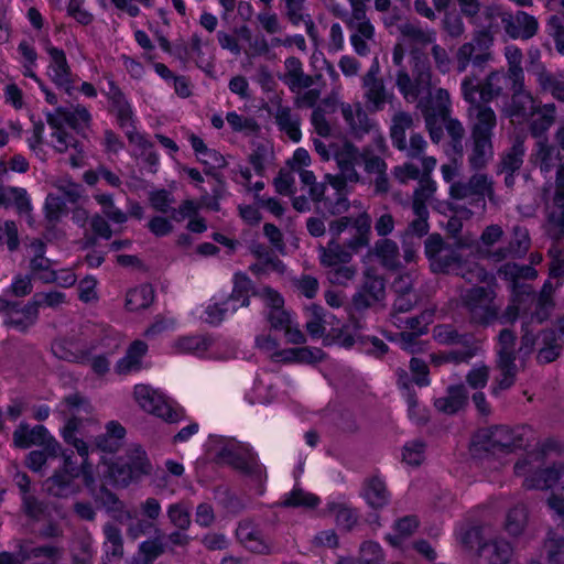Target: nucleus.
<instances>
[{
	"label": "nucleus",
	"instance_id": "79ce46f5",
	"mask_svg": "<svg viewBox=\"0 0 564 564\" xmlns=\"http://www.w3.org/2000/svg\"><path fill=\"white\" fill-rule=\"evenodd\" d=\"M413 126V117L409 112L398 111L392 117V124L390 128V138L392 144L397 149L405 148V132Z\"/></svg>",
	"mask_w": 564,
	"mask_h": 564
},
{
	"label": "nucleus",
	"instance_id": "c85d7f7f",
	"mask_svg": "<svg viewBox=\"0 0 564 564\" xmlns=\"http://www.w3.org/2000/svg\"><path fill=\"white\" fill-rule=\"evenodd\" d=\"M564 475V465L562 463L536 470L532 475L525 477L523 487L532 490H546L552 488Z\"/></svg>",
	"mask_w": 564,
	"mask_h": 564
},
{
	"label": "nucleus",
	"instance_id": "6e6d98bb",
	"mask_svg": "<svg viewBox=\"0 0 564 564\" xmlns=\"http://www.w3.org/2000/svg\"><path fill=\"white\" fill-rule=\"evenodd\" d=\"M499 273L512 281V291H514L517 283H524L522 280H533L538 275L534 268L530 265H519L517 263H506L500 268Z\"/></svg>",
	"mask_w": 564,
	"mask_h": 564
},
{
	"label": "nucleus",
	"instance_id": "de8ad7c7",
	"mask_svg": "<svg viewBox=\"0 0 564 564\" xmlns=\"http://www.w3.org/2000/svg\"><path fill=\"white\" fill-rule=\"evenodd\" d=\"M154 300V290L149 284H142L130 290L126 296V308L130 312L148 308Z\"/></svg>",
	"mask_w": 564,
	"mask_h": 564
},
{
	"label": "nucleus",
	"instance_id": "39448f33",
	"mask_svg": "<svg viewBox=\"0 0 564 564\" xmlns=\"http://www.w3.org/2000/svg\"><path fill=\"white\" fill-rule=\"evenodd\" d=\"M460 300L473 326L485 328L499 317L501 305L497 302L496 292L490 288L473 286L462 294Z\"/></svg>",
	"mask_w": 564,
	"mask_h": 564
},
{
	"label": "nucleus",
	"instance_id": "f03ea898",
	"mask_svg": "<svg viewBox=\"0 0 564 564\" xmlns=\"http://www.w3.org/2000/svg\"><path fill=\"white\" fill-rule=\"evenodd\" d=\"M467 122L470 131L467 142L468 164L473 170L484 169L494 158V131L497 127V115L490 105L478 102L473 94L466 99Z\"/></svg>",
	"mask_w": 564,
	"mask_h": 564
},
{
	"label": "nucleus",
	"instance_id": "9d476101",
	"mask_svg": "<svg viewBox=\"0 0 564 564\" xmlns=\"http://www.w3.org/2000/svg\"><path fill=\"white\" fill-rule=\"evenodd\" d=\"M449 196L456 200H467L469 205L485 209L486 197L494 202V183L487 174L476 173L467 181L452 183Z\"/></svg>",
	"mask_w": 564,
	"mask_h": 564
},
{
	"label": "nucleus",
	"instance_id": "6e6552de",
	"mask_svg": "<svg viewBox=\"0 0 564 564\" xmlns=\"http://www.w3.org/2000/svg\"><path fill=\"white\" fill-rule=\"evenodd\" d=\"M62 413L69 415L66 425L63 429L64 441L76 448L78 455L86 454V443L77 437L83 419L82 415H89L93 406L89 400L78 392L70 393L63 398L61 402Z\"/></svg>",
	"mask_w": 564,
	"mask_h": 564
},
{
	"label": "nucleus",
	"instance_id": "13d9d810",
	"mask_svg": "<svg viewBox=\"0 0 564 564\" xmlns=\"http://www.w3.org/2000/svg\"><path fill=\"white\" fill-rule=\"evenodd\" d=\"M104 534L106 538L107 556L116 558L122 557L123 540L120 529L112 523H107L104 527Z\"/></svg>",
	"mask_w": 564,
	"mask_h": 564
},
{
	"label": "nucleus",
	"instance_id": "20e7f679",
	"mask_svg": "<svg viewBox=\"0 0 564 564\" xmlns=\"http://www.w3.org/2000/svg\"><path fill=\"white\" fill-rule=\"evenodd\" d=\"M354 235L340 243L330 239L326 246L318 247L319 262L325 268L348 264L352 254L369 246L371 236V217L368 213L359 214L354 220Z\"/></svg>",
	"mask_w": 564,
	"mask_h": 564
},
{
	"label": "nucleus",
	"instance_id": "0eeeda50",
	"mask_svg": "<svg viewBox=\"0 0 564 564\" xmlns=\"http://www.w3.org/2000/svg\"><path fill=\"white\" fill-rule=\"evenodd\" d=\"M102 91L109 101V112L116 117L117 123L124 130L129 142L144 151L152 149V142L137 131L132 107L120 87L113 80L109 79L107 88Z\"/></svg>",
	"mask_w": 564,
	"mask_h": 564
},
{
	"label": "nucleus",
	"instance_id": "7c9ffc66",
	"mask_svg": "<svg viewBox=\"0 0 564 564\" xmlns=\"http://www.w3.org/2000/svg\"><path fill=\"white\" fill-rule=\"evenodd\" d=\"M498 375L494 378L490 387L492 395L498 397L502 391L509 390L514 383L518 375V367L513 359H496Z\"/></svg>",
	"mask_w": 564,
	"mask_h": 564
},
{
	"label": "nucleus",
	"instance_id": "58836bf2",
	"mask_svg": "<svg viewBox=\"0 0 564 564\" xmlns=\"http://www.w3.org/2000/svg\"><path fill=\"white\" fill-rule=\"evenodd\" d=\"M349 30L352 32L350 35V42L355 52L360 56L368 55L370 48L367 41H372L375 37V28L370 20L354 24L352 26H349Z\"/></svg>",
	"mask_w": 564,
	"mask_h": 564
},
{
	"label": "nucleus",
	"instance_id": "49530a36",
	"mask_svg": "<svg viewBox=\"0 0 564 564\" xmlns=\"http://www.w3.org/2000/svg\"><path fill=\"white\" fill-rule=\"evenodd\" d=\"M524 153V141L517 138L512 147L501 156L500 171L502 173L514 174L523 164Z\"/></svg>",
	"mask_w": 564,
	"mask_h": 564
},
{
	"label": "nucleus",
	"instance_id": "864d4df0",
	"mask_svg": "<svg viewBox=\"0 0 564 564\" xmlns=\"http://www.w3.org/2000/svg\"><path fill=\"white\" fill-rule=\"evenodd\" d=\"M399 31L403 37L419 45H427L435 40V33L422 29L419 24L404 22L399 25Z\"/></svg>",
	"mask_w": 564,
	"mask_h": 564
},
{
	"label": "nucleus",
	"instance_id": "aec40b11",
	"mask_svg": "<svg viewBox=\"0 0 564 564\" xmlns=\"http://www.w3.org/2000/svg\"><path fill=\"white\" fill-rule=\"evenodd\" d=\"M236 536L240 544L254 554L269 555L273 553L271 542L264 536L263 531L250 520L239 522Z\"/></svg>",
	"mask_w": 564,
	"mask_h": 564
},
{
	"label": "nucleus",
	"instance_id": "774afa93",
	"mask_svg": "<svg viewBox=\"0 0 564 564\" xmlns=\"http://www.w3.org/2000/svg\"><path fill=\"white\" fill-rule=\"evenodd\" d=\"M546 33L554 41L557 53L564 55V18L551 15L546 23Z\"/></svg>",
	"mask_w": 564,
	"mask_h": 564
},
{
	"label": "nucleus",
	"instance_id": "412c9836",
	"mask_svg": "<svg viewBox=\"0 0 564 564\" xmlns=\"http://www.w3.org/2000/svg\"><path fill=\"white\" fill-rule=\"evenodd\" d=\"M360 164L364 165V170L368 175L375 176L376 194H387L390 191V182L386 161L377 155L370 147H364L360 150Z\"/></svg>",
	"mask_w": 564,
	"mask_h": 564
},
{
	"label": "nucleus",
	"instance_id": "b1692460",
	"mask_svg": "<svg viewBox=\"0 0 564 564\" xmlns=\"http://www.w3.org/2000/svg\"><path fill=\"white\" fill-rule=\"evenodd\" d=\"M269 113L274 118V122L282 134L294 143L301 141L302 118L299 112L279 102L274 111H269Z\"/></svg>",
	"mask_w": 564,
	"mask_h": 564
},
{
	"label": "nucleus",
	"instance_id": "f257e3e1",
	"mask_svg": "<svg viewBox=\"0 0 564 564\" xmlns=\"http://www.w3.org/2000/svg\"><path fill=\"white\" fill-rule=\"evenodd\" d=\"M414 65L412 68L413 79L406 69H399L395 77V85L409 102L419 100V107L422 108L424 117L443 120L448 119L451 113L449 94L444 88H438L431 94V67L425 57L413 52Z\"/></svg>",
	"mask_w": 564,
	"mask_h": 564
},
{
	"label": "nucleus",
	"instance_id": "c9c22d12",
	"mask_svg": "<svg viewBox=\"0 0 564 564\" xmlns=\"http://www.w3.org/2000/svg\"><path fill=\"white\" fill-rule=\"evenodd\" d=\"M558 339L554 329H544L541 332V347L536 354V361L540 365L553 362L561 356L563 345Z\"/></svg>",
	"mask_w": 564,
	"mask_h": 564
},
{
	"label": "nucleus",
	"instance_id": "5fc2aeb1",
	"mask_svg": "<svg viewBox=\"0 0 564 564\" xmlns=\"http://www.w3.org/2000/svg\"><path fill=\"white\" fill-rule=\"evenodd\" d=\"M166 514L176 529L187 531L191 528V508L184 501L170 505Z\"/></svg>",
	"mask_w": 564,
	"mask_h": 564
},
{
	"label": "nucleus",
	"instance_id": "bb28decb",
	"mask_svg": "<svg viewBox=\"0 0 564 564\" xmlns=\"http://www.w3.org/2000/svg\"><path fill=\"white\" fill-rule=\"evenodd\" d=\"M335 161L339 170L338 174L344 178L352 184L361 182V176L356 170V165L360 164V150L357 147L346 143L335 153Z\"/></svg>",
	"mask_w": 564,
	"mask_h": 564
},
{
	"label": "nucleus",
	"instance_id": "dca6fc26",
	"mask_svg": "<svg viewBox=\"0 0 564 564\" xmlns=\"http://www.w3.org/2000/svg\"><path fill=\"white\" fill-rule=\"evenodd\" d=\"M0 313L6 316V325L21 333H26L39 319V312L31 301L21 307L19 302L0 299Z\"/></svg>",
	"mask_w": 564,
	"mask_h": 564
},
{
	"label": "nucleus",
	"instance_id": "72a5a7b5",
	"mask_svg": "<svg viewBox=\"0 0 564 564\" xmlns=\"http://www.w3.org/2000/svg\"><path fill=\"white\" fill-rule=\"evenodd\" d=\"M361 495L372 509L383 508L390 499L384 481L377 476L365 479Z\"/></svg>",
	"mask_w": 564,
	"mask_h": 564
},
{
	"label": "nucleus",
	"instance_id": "393cba45",
	"mask_svg": "<svg viewBox=\"0 0 564 564\" xmlns=\"http://www.w3.org/2000/svg\"><path fill=\"white\" fill-rule=\"evenodd\" d=\"M279 79L286 85L292 93H299L314 85V78L304 73L301 59L295 56H290L284 61V73L279 75Z\"/></svg>",
	"mask_w": 564,
	"mask_h": 564
},
{
	"label": "nucleus",
	"instance_id": "2f4dec72",
	"mask_svg": "<svg viewBox=\"0 0 564 564\" xmlns=\"http://www.w3.org/2000/svg\"><path fill=\"white\" fill-rule=\"evenodd\" d=\"M534 116L536 117L529 123L531 135L539 140L546 138V132L556 120V106L554 104L539 105L534 109Z\"/></svg>",
	"mask_w": 564,
	"mask_h": 564
},
{
	"label": "nucleus",
	"instance_id": "4c0bfd02",
	"mask_svg": "<svg viewBox=\"0 0 564 564\" xmlns=\"http://www.w3.org/2000/svg\"><path fill=\"white\" fill-rule=\"evenodd\" d=\"M373 253L387 270H398L401 267L399 247L395 241L389 238L376 241Z\"/></svg>",
	"mask_w": 564,
	"mask_h": 564
},
{
	"label": "nucleus",
	"instance_id": "37998d69",
	"mask_svg": "<svg viewBox=\"0 0 564 564\" xmlns=\"http://www.w3.org/2000/svg\"><path fill=\"white\" fill-rule=\"evenodd\" d=\"M383 553L380 545L372 541L364 542L358 557H341L337 564H381Z\"/></svg>",
	"mask_w": 564,
	"mask_h": 564
},
{
	"label": "nucleus",
	"instance_id": "603ef678",
	"mask_svg": "<svg viewBox=\"0 0 564 564\" xmlns=\"http://www.w3.org/2000/svg\"><path fill=\"white\" fill-rule=\"evenodd\" d=\"M505 56L508 62V70L505 72L510 77V83L524 82V72L522 68V52L514 45L506 46Z\"/></svg>",
	"mask_w": 564,
	"mask_h": 564
},
{
	"label": "nucleus",
	"instance_id": "e2e57ef3",
	"mask_svg": "<svg viewBox=\"0 0 564 564\" xmlns=\"http://www.w3.org/2000/svg\"><path fill=\"white\" fill-rule=\"evenodd\" d=\"M434 312L430 310L423 311L421 314L408 318H400L398 321L399 328L410 329V332L419 333L421 335L427 333L429 325L433 322Z\"/></svg>",
	"mask_w": 564,
	"mask_h": 564
},
{
	"label": "nucleus",
	"instance_id": "1a4fd4ad",
	"mask_svg": "<svg viewBox=\"0 0 564 564\" xmlns=\"http://www.w3.org/2000/svg\"><path fill=\"white\" fill-rule=\"evenodd\" d=\"M510 83V77L503 69L490 72L482 80L475 75H467L460 84L462 96L466 99L468 94H473L476 101L490 105L495 99L505 95V90Z\"/></svg>",
	"mask_w": 564,
	"mask_h": 564
},
{
	"label": "nucleus",
	"instance_id": "f704fd0d",
	"mask_svg": "<svg viewBox=\"0 0 564 564\" xmlns=\"http://www.w3.org/2000/svg\"><path fill=\"white\" fill-rule=\"evenodd\" d=\"M3 197L4 203H1L2 207H14L19 215L25 216L29 219L31 218L32 204L25 188L18 186H6Z\"/></svg>",
	"mask_w": 564,
	"mask_h": 564
},
{
	"label": "nucleus",
	"instance_id": "5701e85b",
	"mask_svg": "<svg viewBox=\"0 0 564 564\" xmlns=\"http://www.w3.org/2000/svg\"><path fill=\"white\" fill-rule=\"evenodd\" d=\"M478 564H510L513 557L512 544L503 538H495L478 547Z\"/></svg>",
	"mask_w": 564,
	"mask_h": 564
},
{
	"label": "nucleus",
	"instance_id": "6ab92c4d",
	"mask_svg": "<svg viewBox=\"0 0 564 564\" xmlns=\"http://www.w3.org/2000/svg\"><path fill=\"white\" fill-rule=\"evenodd\" d=\"M45 51L50 57L47 76L58 88H63L69 93L74 84V75L65 52L62 48L53 46L50 42H47Z\"/></svg>",
	"mask_w": 564,
	"mask_h": 564
},
{
	"label": "nucleus",
	"instance_id": "69168bd1",
	"mask_svg": "<svg viewBox=\"0 0 564 564\" xmlns=\"http://www.w3.org/2000/svg\"><path fill=\"white\" fill-rule=\"evenodd\" d=\"M359 288L362 292L367 293L369 297L375 299L377 302H380L386 297V282L383 278L379 275L366 273Z\"/></svg>",
	"mask_w": 564,
	"mask_h": 564
},
{
	"label": "nucleus",
	"instance_id": "9b49d317",
	"mask_svg": "<svg viewBox=\"0 0 564 564\" xmlns=\"http://www.w3.org/2000/svg\"><path fill=\"white\" fill-rule=\"evenodd\" d=\"M524 429H510L506 425H497L481 429L475 436V444L486 452L512 451L523 446Z\"/></svg>",
	"mask_w": 564,
	"mask_h": 564
},
{
	"label": "nucleus",
	"instance_id": "3c124183",
	"mask_svg": "<svg viewBox=\"0 0 564 564\" xmlns=\"http://www.w3.org/2000/svg\"><path fill=\"white\" fill-rule=\"evenodd\" d=\"M109 477L116 486L124 488L142 476L127 462L118 460L109 467Z\"/></svg>",
	"mask_w": 564,
	"mask_h": 564
},
{
	"label": "nucleus",
	"instance_id": "c756f323",
	"mask_svg": "<svg viewBox=\"0 0 564 564\" xmlns=\"http://www.w3.org/2000/svg\"><path fill=\"white\" fill-rule=\"evenodd\" d=\"M48 431L44 425L31 427L28 423L21 422L14 430L12 438L18 448H29L33 445L40 446L45 443Z\"/></svg>",
	"mask_w": 564,
	"mask_h": 564
},
{
	"label": "nucleus",
	"instance_id": "338daca9",
	"mask_svg": "<svg viewBox=\"0 0 564 564\" xmlns=\"http://www.w3.org/2000/svg\"><path fill=\"white\" fill-rule=\"evenodd\" d=\"M127 458V463L137 470V474L144 476L151 473V464L147 457L145 451L141 446H131L128 451Z\"/></svg>",
	"mask_w": 564,
	"mask_h": 564
},
{
	"label": "nucleus",
	"instance_id": "cd10ccee",
	"mask_svg": "<svg viewBox=\"0 0 564 564\" xmlns=\"http://www.w3.org/2000/svg\"><path fill=\"white\" fill-rule=\"evenodd\" d=\"M554 290L553 284L550 281H545L540 293L535 295L533 303H531L533 310L530 312V315L524 314V318L530 317V322H536L538 325L547 321L555 307L553 300Z\"/></svg>",
	"mask_w": 564,
	"mask_h": 564
},
{
	"label": "nucleus",
	"instance_id": "f3484780",
	"mask_svg": "<svg viewBox=\"0 0 564 564\" xmlns=\"http://www.w3.org/2000/svg\"><path fill=\"white\" fill-rule=\"evenodd\" d=\"M535 299L533 288L529 283H517L514 291H512V302L505 308L502 313L499 312V321L501 324H513L519 316L523 321H530L524 318V314L530 315V307L532 306Z\"/></svg>",
	"mask_w": 564,
	"mask_h": 564
},
{
	"label": "nucleus",
	"instance_id": "680f3d73",
	"mask_svg": "<svg viewBox=\"0 0 564 564\" xmlns=\"http://www.w3.org/2000/svg\"><path fill=\"white\" fill-rule=\"evenodd\" d=\"M420 296L416 292H405L397 295L392 305V312L390 314L392 323L395 326H400L398 321L401 318L399 315L408 313L413 310L419 303Z\"/></svg>",
	"mask_w": 564,
	"mask_h": 564
},
{
	"label": "nucleus",
	"instance_id": "bf43d9fd",
	"mask_svg": "<svg viewBox=\"0 0 564 564\" xmlns=\"http://www.w3.org/2000/svg\"><path fill=\"white\" fill-rule=\"evenodd\" d=\"M212 345V340L205 336H186L177 339L174 347L180 352L200 354L205 352Z\"/></svg>",
	"mask_w": 564,
	"mask_h": 564
},
{
	"label": "nucleus",
	"instance_id": "a19ab883",
	"mask_svg": "<svg viewBox=\"0 0 564 564\" xmlns=\"http://www.w3.org/2000/svg\"><path fill=\"white\" fill-rule=\"evenodd\" d=\"M75 479V477L57 470L46 479V489L54 497L66 498L76 492Z\"/></svg>",
	"mask_w": 564,
	"mask_h": 564
},
{
	"label": "nucleus",
	"instance_id": "a878e982",
	"mask_svg": "<svg viewBox=\"0 0 564 564\" xmlns=\"http://www.w3.org/2000/svg\"><path fill=\"white\" fill-rule=\"evenodd\" d=\"M543 228L553 241L564 240V198L553 196L551 203L546 205Z\"/></svg>",
	"mask_w": 564,
	"mask_h": 564
},
{
	"label": "nucleus",
	"instance_id": "7ed1b4c3",
	"mask_svg": "<svg viewBox=\"0 0 564 564\" xmlns=\"http://www.w3.org/2000/svg\"><path fill=\"white\" fill-rule=\"evenodd\" d=\"M425 256L434 273L454 274L468 283L487 280V271L475 260L464 257L458 247L446 245L438 234L430 235L424 242Z\"/></svg>",
	"mask_w": 564,
	"mask_h": 564
},
{
	"label": "nucleus",
	"instance_id": "423d86ee",
	"mask_svg": "<svg viewBox=\"0 0 564 564\" xmlns=\"http://www.w3.org/2000/svg\"><path fill=\"white\" fill-rule=\"evenodd\" d=\"M494 36L488 30L476 31L470 41L463 43L455 52L454 64L457 73H465L469 66L482 72L494 61Z\"/></svg>",
	"mask_w": 564,
	"mask_h": 564
},
{
	"label": "nucleus",
	"instance_id": "ea45409f",
	"mask_svg": "<svg viewBox=\"0 0 564 564\" xmlns=\"http://www.w3.org/2000/svg\"><path fill=\"white\" fill-rule=\"evenodd\" d=\"M535 158L540 170L545 173L552 171L562 159L560 150L551 144L547 138H543L536 142Z\"/></svg>",
	"mask_w": 564,
	"mask_h": 564
},
{
	"label": "nucleus",
	"instance_id": "4be33fe9",
	"mask_svg": "<svg viewBox=\"0 0 564 564\" xmlns=\"http://www.w3.org/2000/svg\"><path fill=\"white\" fill-rule=\"evenodd\" d=\"M435 166V158H423L422 176L417 187L414 189L412 199V210H417L421 215L426 213V203L432 199L436 192V183L431 178V172Z\"/></svg>",
	"mask_w": 564,
	"mask_h": 564
},
{
	"label": "nucleus",
	"instance_id": "4d7b16f0",
	"mask_svg": "<svg viewBox=\"0 0 564 564\" xmlns=\"http://www.w3.org/2000/svg\"><path fill=\"white\" fill-rule=\"evenodd\" d=\"M226 120L232 131L242 132L247 135L258 134L260 126L252 117H245L236 111H230L226 115Z\"/></svg>",
	"mask_w": 564,
	"mask_h": 564
},
{
	"label": "nucleus",
	"instance_id": "e433bc0d",
	"mask_svg": "<svg viewBox=\"0 0 564 564\" xmlns=\"http://www.w3.org/2000/svg\"><path fill=\"white\" fill-rule=\"evenodd\" d=\"M433 337L441 345L447 346H462L479 341L471 333H459L451 324H441L434 326Z\"/></svg>",
	"mask_w": 564,
	"mask_h": 564
},
{
	"label": "nucleus",
	"instance_id": "0e129e2a",
	"mask_svg": "<svg viewBox=\"0 0 564 564\" xmlns=\"http://www.w3.org/2000/svg\"><path fill=\"white\" fill-rule=\"evenodd\" d=\"M538 83L543 91H549L558 101L564 102V82L543 69L538 74Z\"/></svg>",
	"mask_w": 564,
	"mask_h": 564
},
{
	"label": "nucleus",
	"instance_id": "ddd939ff",
	"mask_svg": "<svg viewBox=\"0 0 564 564\" xmlns=\"http://www.w3.org/2000/svg\"><path fill=\"white\" fill-rule=\"evenodd\" d=\"M218 459L253 479L261 480L264 476V467L248 446L227 444L218 452Z\"/></svg>",
	"mask_w": 564,
	"mask_h": 564
},
{
	"label": "nucleus",
	"instance_id": "052dcab7",
	"mask_svg": "<svg viewBox=\"0 0 564 564\" xmlns=\"http://www.w3.org/2000/svg\"><path fill=\"white\" fill-rule=\"evenodd\" d=\"M460 349H453L444 352L443 360L458 365L467 364L476 357L481 350V343L476 341L473 344L462 345Z\"/></svg>",
	"mask_w": 564,
	"mask_h": 564
},
{
	"label": "nucleus",
	"instance_id": "09e8293b",
	"mask_svg": "<svg viewBox=\"0 0 564 564\" xmlns=\"http://www.w3.org/2000/svg\"><path fill=\"white\" fill-rule=\"evenodd\" d=\"M328 511L334 516L337 527L344 531H351L359 519L356 509L345 503L332 502Z\"/></svg>",
	"mask_w": 564,
	"mask_h": 564
},
{
	"label": "nucleus",
	"instance_id": "a18cd8bd",
	"mask_svg": "<svg viewBox=\"0 0 564 564\" xmlns=\"http://www.w3.org/2000/svg\"><path fill=\"white\" fill-rule=\"evenodd\" d=\"M319 502L321 499L316 495L295 487L283 496L279 505L284 508L315 509Z\"/></svg>",
	"mask_w": 564,
	"mask_h": 564
},
{
	"label": "nucleus",
	"instance_id": "473e14b6",
	"mask_svg": "<svg viewBox=\"0 0 564 564\" xmlns=\"http://www.w3.org/2000/svg\"><path fill=\"white\" fill-rule=\"evenodd\" d=\"M468 404V391L464 384L449 386L447 395L435 400V408L446 414H454Z\"/></svg>",
	"mask_w": 564,
	"mask_h": 564
},
{
	"label": "nucleus",
	"instance_id": "c03bdc74",
	"mask_svg": "<svg viewBox=\"0 0 564 564\" xmlns=\"http://www.w3.org/2000/svg\"><path fill=\"white\" fill-rule=\"evenodd\" d=\"M56 112L63 118L65 123L77 132L88 128L91 121L90 112L82 105H77L73 109L58 107Z\"/></svg>",
	"mask_w": 564,
	"mask_h": 564
},
{
	"label": "nucleus",
	"instance_id": "f8f14e48",
	"mask_svg": "<svg viewBox=\"0 0 564 564\" xmlns=\"http://www.w3.org/2000/svg\"><path fill=\"white\" fill-rule=\"evenodd\" d=\"M134 399L138 404L147 412L163 419L169 423H174L183 417V410L175 406L172 401L163 394L147 384H137L134 387Z\"/></svg>",
	"mask_w": 564,
	"mask_h": 564
},
{
	"label": "nucleus",
	"instance_id": "2eb2a0df",
	"mask_svg": "<svg viewBox=\"0 0 564 564\" xmlns=\"http://www.w3.org/2000/svg\"><path fill=\"white\" fill-rule=\"evenodd\" d=\"M490 15L500 18L506 34L512 40L528 41L538 34L539 22L536 18L522 10L509 12L491 9Z\"/></svg>",
	"mask_w": 564,
	"mask_h": 564
},
{
	"label": "nucleus",
	"instance_id": "4468645a",
	"mask_svg": "<svg viewBox=\"0 0 564 564\" xmlns=\"http://www.w3.org/2000/svg\"><path fill=\"white\" fill-rule=\"evenodd\" d=\"M362 89L366 107L372 112L381 111L386 104L391 102L393 94L390 93L380 77V65L376 57L367 73L362 76Z\"/></svg>",
	"mask_w": 564,
	"mask_h": 564
},
{
	"label": "nucleus",
	"instance_id": "8fccbe9b",
	"mask_svg": "<svg viewBox=\"0 0 564 564\" xmlns=\"http://www.w3.org/2000/svg\"><path fill=\"white\" fill-rule=\"evenodd\" d=\"M528 523V510L524 505H517L510 509L506 517L505 530L512 536L523 533Z\"/></svg>",
	"mask_w": 564,
	"mask_h": 564
},
{
	"label": "nucleus",
	"instance_id": "a211bd4d",
	"mask_svg": "<svg viewBox=\"0 0 564 564\" xmlns=\"http://www.w3.org/2000/svg\"><path fill=\"white\" fill-rule=\"evenodd\" d=\"M510 84L512 95L509 105L505 109L506 116L512 122H527L530 118L534 117V109L536 108L534 99L531 93L525 90L524 82H521L519 85L517 83Z\"/></svg>",
	"mask_w": 564,
	"mask_h": 564
}]
</instances>
